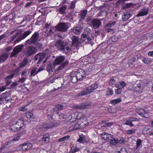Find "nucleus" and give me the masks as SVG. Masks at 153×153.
<instances>
[{"instance_id":"nucleus-55","label":"nucleus","mask_w":153,"mask_h":153,"mask_svg":"<svg viewBox=\"0 0 153 153\" xmlns=\"http://www.w3.org/2000/svg\"><path fill=\"white\" fill-rule=\"evenodd\" d=\"M26 117L27 119H30L31 118H33V114L31 113H29L27 114Z\"/></svg>"},{"instance_id":"nucleus-46","label":"nucleus","mask_w":153,"mask_h":153,"mask_svg":"<svg viewBox=\"0 0 153 153\" xmlns=\"http://www.w3.org/2000/svg\"><path fill=\"white\" fill-rule=\"evenodd\" d=\"M70 136L69 135H68L62 138L59 139L58 140L59 142H63L64 141L68 140L70 138Z\"/></svg>"},{"instance_id":"nucleus-22","label":"nucleus","mask_w":153,"mask_h":153,"mask_svg":"<svg viewBox=\"0 0 153 153\" xmlns=\"http://www.w3.org/2000/svg\"><path fill=\"white\" fill-rule=\"evenodd\" d=\"M113 136V135L106 132L102 133L101 135V138L107 141H109V140H111V137Z\"/></svg>"},{"instance_id":"nucleus-27","label":"nucleus","mask_w":153,"mask_h":153,"mask_svg":"<svg viewBox=\"0 0 153 153\" xmlns=\"http://www.w3.org/2000/svg\"><path fill=\"white\" fill-rule=\"evenodd\" d=\"M46 125L47 129H48L57 126L59 125V123H55L53 121H51L48 124Z\"/></svg>"},{"instance_id":"nucleus-61","label":"nucleus","mask_w":153,"mask_h":153,"mask_svg":"<svg viewBox=\"0 0 153 153\" xmlns=\"http://www.w3.org/2000/svg\"><path fill=\"white\" fill-rule=\"evenodd\" d=\"M115 83V80L114 79H111L109 82V84L110 85H112Z\"/></svg>"},{"instance_id":"nucleus-63","label":"nucleus","mask_w":153,"mask_h":153,"mask_svg":"<svg viewBox=\"0 0 153 153\" xmlns=\"http://www.w3.org/2000/svg\"><path fill=\"white\" fill-rule=\"evenodd\" d=\"M121 92V89L120 88H118L115 91V93L116 94H120Z\"/></svg>"},{"instance_id":"nucleus-24","label":"nucleus","mask_w":153,"mask_h":153,"mask_svg":"<svg viewBox=\"0 0 153 153\" xmlns=\"http://www.w3.org/2000/svg\"><path fill=\"white\" fill-rule=\"evenodd\" d=\"M29 65V64L28 60L26 58L24 59L20 63L19 67L21 69L23 68L26 66H28Z\"/></svg>"},{"instance_id":"nucleus-20","label":"nucleus","mask_w":153,"mask_h":153,"mask_svg":"<svg viewBox=\"0 0 153 153\" xmlns=\"http://www.w3.org/2000/svg\"><path fill=\"white\" fill-rule=\"evenodd\" d=\"M32 145L30 143H24L20 145V148L23 151L28 150L32 147Z\"/></svg>"},{"instance_id":"nucleus-62","label":"nucleus","mask_w":153,"mask_h":153,"mask_svg":"<svg viewBox=\"0 0 153 153\" xmlns=\"http://www.w3.org/2000/svg\"><path fill=\"white\" fill-rule=\"evenodd\" d=\"M84 139V137H80L77 140V141L81 143H83Z\"/></svg>"},{"instance_id":"nucleus-30","label":"nucleus","mask_w":153,"mask_h":153,"mask_svg":"<svg viewBox=\"0 0 153 153\" xmlns=\"http://www.w3.org/2000/svg\"><path fill=\"white\" fill-rule=\"evenodd\" d=\"M37 128L42 131H45L47 129V125L45 123H43V125H39L37 126Z\"/></svg>"},{"instance_id":"nucleus-29","label":"nucleus","mask_w":153,"mask_h":153,"mask_svg":"<svg viewBox=\"0 0 153 153\" xmlns=\"http://www.w3.org/2000/svg\"><path fill=\"white\" fill-rule=\"evenodd\" d=\"M7 97V93L2 94L0 95V105L3 103L4 101H6V98Z\"/></svg>"},{"instance_id":"nucleus-36","label":"nucleus","mask_w":153,"mask_h":153,"mask_svg":"<svg viewBox=\"0 0 153 153\" xmlns=\"http://www.w3.org/2000/svg\"><path fill=\"white\" fill-rule=\"evenodd\" d=\"M69 62L68 61H66L63 63L58 68V70H61L64 68L66 65Z\"/></svg>"},{"instance_id":"nucleus-45","label":"nucleus","mask_w":153,"mask_h":153,"mask_svg":"<svg viewBox=\"0 0 153 153\" xmlns=\"http://www.w3.org/2000/svg\"><path fill=\"white\" fill-rule=\"evenodd\" d=\"M54 28H52L51 27L50 28H48L45 31V33L49 34H51L53 32Z\"/></svg>"},{"instance_id":"nucleus-8","label":"nucleus","mask_w":153,"mask_h":153,"mask_svg":"<svg viewBox=\"0 0 153 153\" xmlns=\"http://www.w3.org/2000/svg\"><path fill=\"white\" fill-rule=\"evenodd\" d=\"M63 108V106L60 105H57L55 106V107L52 109L50 108L48 109V110L47 113H50L51 111L50 114H49V115H53L54 114V112H55V113L58 114L59 113L58 110H61Z\"/></svg>"},{"instance_id":"nucleus-26","label":"nucleus","mask_w":153,"mask_h":153,"mask_svg":"<svg viewBox=\"0 0 153 153\" xmlns=\"http://www.w3.org/2000/svg\"><path fill=\"white\" fill-rule=\"evenodd\" d=\"M65 43V42L64 41L59 39L56 42L55 44V46L57 47L60 50Z\"/></svg>"},{"instance_id":"nucleus-53","label":"nucleus","mask_w":153,"mask_h":153,"mask_svg":"<svg viewBox=\"0 0 153 153\" xmlns=\"http://www.w3.org/2000/svg\"><path fill=\"white\" fill-rule=\"evenodd\" d=\"M116 24V21H114L111 23H108L107 25V27H111L114 26Z\"/></svg>"},{"instance_id":"nucleus-64","label":"nucleus","mask_w":153,"mask_h":153,"mask_svg":"<svg viewBox=\"0 0 153 153\" xmlns=\"http://www.w3.org/2000/svg\"><path fill=\"white\" fill-rule=\"evenodd\" d=\"M120 153H128L127 152V151L126 149H122L120 151Z\"/></svg>"},{"instance_id":"nucleus-54","label":"nucleus","mask_w":153,"mask_h":153,"mask_svg":"<svg viewBox=\"0 0 153 153\" xmlns=\"http://www.w3.org/2000/svg\"><path fill=\"white\" fill-rule=\"evenodd\" d=\"M114 123L112 122L105 123V124L102 126L103 127H110L113 125Z\"/></svg>"},{"instance_id":"nucleus-48","label":"nucleus","mask_w":153,"mask_h":153,"mask_svg":"<svg viewBox=\"0 0 153 153\" xmlns=\"http://www.w3.org/2000/svg\"><path fill=\"white\" fill-rule=\"evenodd\" d=\"M142 141L140 139H138L136 141V149H137L142 144Z\"/></svg>"},{"instance_id":"nucleus-2","label":"nucleus","mask_w":153,"mask_h":153,"mask_svg":"<svg viewBox=\"0 0 153 153\" xmlns=\"http://www.w3.org/2000/svg\"><path fill=\"white\" fill-rule=\"evenodd\" d=\"M40 40L39 34L37 32H35L32 36L31 37L25 42V45H35L36 47L40 48L42 47V45L38 42Z\"/></svg>"},{"instance_id":"nucleus-28","label":"nucleus","mask_w":153,"mask_h":153,"mask_svg":"<svg viewBox=\"0 0 153 153\" xmlns=\"http://www.w3.org/2000/svg\"><path fill=\"white\" fill-rule=\"evenodd\" d=\"M67 6L66 5H63L62 7L59 8L58 11L60 14H64L66 13L65 10L66 9Z\"/></svg>"},{"instance_id":"nucleus-32","label":"nucleus","mask_w":153,"mask_h":153,"mask_svg":"<svg viewBox=\"0 0 153 153\" xmlns=\"http://www.w3.org/2000/svg\"><path fill=\"white\" fill-rule=\"evenodd\" d=\"M49 135L47 133L43 135V137L42 139V141L43 142H47L49 140Z\"/></svg>"},{"instance_id":"nucleus-43","label":"nucleus","mask_w":153,"mask_h":153,"mask_svg":"<svg viewBox=\"0 0 153 153\" xmlns=\"http://www.w3.org/2000/svg\"><path fill=\"white\" fill-rule=\"evenodd\" d=\"M53 66L51 64H48L46 67L47 70L48 72H50L51 71V72H53Z\"/></svg>"},{"instance_id":"nucleus-15","label":"nucleus","mask_w":153,"mask_h":153,"mask_svg":"<svg viewBox=\"0 0 153 153\" xmlns=\"http://www.w3.org/2000/svg\"><path fill=\"white\" fill-rule=\"evenodd\" d=\"M65 59V56H60L56 57L53 62V65L54 66L58 65L60 64L63 62Z\"/></svg>"},{"instance_id":"nucleus-18","label":"nucleus","mask_w":153,"mask_h":153,"mask_svg":"<svg viewBox=\"0 0 153 153\" xmlns=\"http://www.w3.org/2000/svg\"><path fill=\"white\" fill-rule=\"evenodd\" d=\"M91 93L89 87H87L83 89L81 91L77 94L78 96L86 95Z\"/></svg>"},{"instance_id":"nucleus-41","label":"nucleus","mask_w":153,"mask_h":153,"mask_svg":"<svg viewBox=\"0 0 153 153\" xmlns=\"http://www.w3.org/2000/svg\"><path fill=\"white\" fill-rule=\"evenodd\" d=\"M37 69V68H35L32 70L30 74L31 76H34L35 75L38 73Z\"/></svg>"},{"instance_id":"nucleus-59","label":"nucleus","mask_w":153,"mask_h":153,"mask_svg":"<svg viewBox=\"0 0 153 153\" xmlns=\"http://www.w3.org/2000/svg\"><path fill=\"white\" fill-rule=\"evenodd\" d=\"M27 71H23L21 73V77H26L27 76Z\"/></svg>"},{"instance_id":"nucleus-23","label":"nucleus","mask_w":153,"mask_h":153,"mask_svg":"<svg viewBox=\"0 0 153 153\" xmlns=\"http://www.w3.org/2000/svg\"><path fill=\"white\" fill-rule=\"evenodd\" d=\"M70 80L71 82L73 83H75L79 80L77 77H76L75 71L72 72L70 75Z\"/></svg>"},{"instance_id":"nucleus-39","label":"nucleus","mask_w":153,"mask_h":153,"mask_svg":"<svg viewBox=\"0 0 153 153\" xmlns=\"http://www.w3.org/2000/svg\"><path fill=\"white\" fill-rule=\"evenodd\" d=\"M134 4L132 3H129L126 4L123 6L122 8L123 9H126L130 7H133Z\"/></svg>"},{"instance_id":"nucleus-35","label":"nucleus","mask_w":153,"mask_h":153,"mask_svg":"<svg viewBox=\"0 0 153 153\" xmlns=\"http://www.w3.org/2000/svg\"><path fill=\"white\" fill-rule=\"evenodd\" d=\"M122 101V99L120 98H119L116 99L111 100L110 103L112 105H115V104L120 102Z\"/></svg>"},{"instance_id":"nucleus-17","label":"nucleus","mask_w":153,"mask_h":153,"mask_svg":"<svg viewBox=\"0 0 153 153\" xmlns=\"http://www.w3.org/2000/svg\"><path fill=\"white\" fill-rule=\"evenodd\" d=\"M71 39L72 41V45L73 46L77 47L79 46V38L76 36H73L71 37Z\"/></svg>"},{"instance_id":"nucleus-51","label":"nucleus","mask_w":153,"mask_h":153,"mask_svg":"<svg viewBox=\"0 0 153 153\" xmlns=\"http://www.w3.org/2000/svg\"><path fill=\"white\" fill-rule=\"evenodd\" d=\"M20 68L19 67L18 68L14 71L13 73L12 74H14V76H17L19 75V69Z\"/></svg>"},{"instance_id":"nucleus-9","label":"nucleus","mask_w":153,"mask_h":153,"mask_svg":"<svg viewBox=\"0 0 153 153\" xmlns=\"http://www.w3.org/2000/svg\"><path fill=\"white\" fill-rule=\"evenodd\" d=\"M82 118L80 117L79 118H77L74 121H76V122H77L76 123L74 126V129H79L80 128H82L85 126V124L83 123L82 121H80L81 120Z\"/></svg>"},{"instance_id":"nucleus-40","label":"nucleus","mask_w":153,"mask_h":153,"mask_svg":"<svg viewBox=\"0 0 153 153\" xmlns=\"http://www.w3.org/2000/svg\"><path fill=\"white\" fill-rule=\"evenodd\" d=\"M130 18V16H129L127 14L126 12H125L124 13L123 15L122 16L123 20L124 21H126L128 19Z\"/></svg>"},{"instance_id":"nucleus-10","label":"nucleus","mask_w":153,"mask_h":153,"mask_svg":"<svg viewBox=\"0 0 153 153\" xmlns=\"http://www.w3.org/2000/svg\"><path fill=\"white\" fill-rule=\"evenodd\" d=\"M138 119L135 117H128L126 120V122L124 123V125H128L130 127L134 126L133 122L135 121H138Z\"/></svg>"},{"instance_id":"nucleus-34","label":"nucleus","mask_w":153,"mask_h":153,"mask_svg":"<svg viewBox=\"0 0 153 153\" xmlns=\"http://www.w3.org/2000/svg\"><path fill=\"white\" fill-rule=\"evenodd\" d=\"M98 86V84L97 83H94L91 86H88L91 92H92L94 90L97 88Z\"/></svg>"},{"instance_id":"nucleus-42","label":"nucleus","mask_w":153,"mask_h":153,"mask_svg":"<svg viewBox=\"0 0 153 153\" xmlns=\"http://www.w3.org/2000/svg\"><path fill=\"white\" fill-rule=\"evenodd\" d=\"M87 34H82L81 37V39L80 41L81 42H84L85 41L86 39H87Z\"/></svg>"},{"instance_id":"nucleus-19","label":"nucleus","mask_w":153,"mask_h":153,"mask_svg":"<svg viewBox=\"0 0 153 153\" xmlns=\"http://www.w3.org/2000/svg\"><path fill=\"white\" fill-rule=\"evenodd\" d=\"M149 9L147 7H145L140 10L137 15V16H141L147 15L149 12Z\"/></svg>"},{"instance_id":"nucleus-58","label":"nucleus","mask_w":153,"mask_h":153,"mask_svg":"<svg viewBox=\"0 0 153 153\" xmlns=\"http://www.w3.org/2000/svg\"><path fill=\"white\" fill-rule=\"evenodd\" d=\"M33 3V2L31 1H30L28 2H27L25 5L24 7L25 8L27 7L31 6Z\"/></svg>"},{"instance_id":"nucleus-31","label":"nucleus","mask_w":153,"mask_h":153,"mask_svg":"<svg viewBox=\"0 0 153 153\" xmlns=\"http://www.w3.org/2000/svg\"><path fill=\"white\" fill-rule=\"evenodd\" d=\"M115 87L117 88L122 89L125 86L126 83L124 82H119L118 83L115 84Z\"/></svg>"},{"instance_id":"nucleus-60","label":"nucleus","mask_w":153,"mask_h":153,"mask_svg":"<svg viewBox=\"0 0 153 153\" xmlns=\"http://www.w3.org/2000/svg\"><path fill=\"white\" fill-rule=\"evenodd\" d=\"M19 84V83H18V82H13V84L11 85H10V87L11 88H14L17 86Z\"/></svg>"},{"instance_id":"nucleus-52","label":"nucleus","mask_w":153,"mask_h":153,"mask_svg":"<svg viewBox=\"0 0 153 153\" xmlns=\"http://www.w3.org/2000/svg\"><path fill=\"white\" fill-rule=\"evenodd\" d=\"M26 78L25 77H22L21 78L19 79L18 81V83H23L26 80Z\"/></svg>"},{"instance_id":"nucleus-5","label":"nucleus","mask_w":153,"mask_h":153,"mask_svg":"<svg viewBox=\"0 0 153 153\" xmlns=\"http://www.w3.org/2000/svg\"><path fill=\"white\" fill-rule=\"evenodd\" d=\"M24 121L21 119H19L13 125V128H10L12 131H16L21 129L24 125Z\"/></svg>"},{"instance_id":"nucleus-47","label":"nucleus","mask_w":153,"mask_h":153,"mask_svg":"<svg viewBox=\"0 0 153 153\" xmlns=\"http://www.w3.org/2000/svg\"><path fill=\"white\" fill-rule=\"evenodd\" d=\"M76 1V0H75L74 1H72L71 5L69 7V9H74L75 7V4Z\"/></svg>"},{"instance_id":"nucleus-44","label":"nucleus","mask_w":153,"mask_h":153,"mask_svg":"<svg viewBox=\"0 0 153 153\" xmlns=\"http://www.w3.org/2000/svg\"><path fill=\"white\" fill-rule=\"evenodd\" d=\"M142 61L145 64H149L152 62V60L149 58H145L143 59Z\"/></svg>"},{"instance_id":"nucleus-3","label":"nucleus","mask_w":153,"mask_h":153,"mask_svg":"<svg viewBox=\"0 0 153 153\" xmlns=\"http://www.w3.org/2000/svg\"><path fill=\"white\" fill-rule=\"evenodd\" d=\"M30 45L26 46L23 51L24 54L28 57L36 53L37 51V49L36 47Z\"/></svg>"},{"instance_id":"nucleus-49","label":"nucleus","mask_w":153,"mask_h":153,"mask_svg":"<svg viewBox=\"0 0 153 153\" xmlns=\"http://www.w3.org/2000/svg\"><path fill=\"white\" fill-rule=\"evenodd\" d=\"M79 149L77 148L76 147H73L71 149L70 151V153H74L76 152L79 151Z\"/></svg>"},{"instance_id":"nucleus-33","label":"nucleus","mask_w":153,"mask_h":153,"mask_svg":"<svg viewBox=\"0 0 153 153\" xmlns=\"http://www.w3.org/2000/svg\"><path fill=\"white\" fill-rule=\"evenodd\" d=\"M87 13V10H84L81 11V13L79 14V16L80 17V19H84Z\"/></svg>"},{"instance_id":"nucleus-6","label":"nucleus","mask_w":153,"mask_h":153,"mask_svg":"<svg viewBox=\"0 0 153 153\" xmlns=\"http://www.w3.org/2000/svg\"><path fill=\"white\" fill-rule=\"evenodd\" d=\"M24 47V46L22 45H19L16 46L13 48V51L11 53L10 57H17L19 53L22 51Z\"/></svg>"},{"instance_id":"nucleus-56","label":"nucleus","mask_w":153,"mask_h":153,"mask_svg":"<svg viewBox=\"0 0 153 153\" xmlns=\"http://www.w3.org/2000/svg\"><path fill=\"white\" fill-rule=\"evenodd\" d=\"M136 131V130L135 129H133L131 130H129L127 131V133L128 134H131L133 133H134Z\"/></svg>"},{"instance_id":"nucleus-21","label":"nucleus","mask_w":153,"mask_h":153,"mask_svg":"<svg viewBox=\"0 0 153 153\" xmlns=\"http://www.w3.org/2000/svg\"><path fill=\"white\" fill-rule=\"evenodd\" d=\"M83 29V28L82 26H77L72 29L71 31L74 34L79 35L81 33Z\"/></svg>"},{"instance_id":"nucleus-14","label":"nucleus","mask_w":153,"mask_h":153,"mask_svg":"<svg viewBox=\"0 0 153 153\" xmlns=\"http://www.w3.org/2000/svg\"><path fill=\"white\" fill-rule=\"evenodd\" d=\"M68 43L66 41L65 42L64 45L60 50L61 51L66 54H67L71 50V48L69 46Z\"/></svg>"},{"instance_id":"nucleus-1","label":"nucleus","mask_w":153,"mask_h":153,"mask_svg":"<svg viewBox=\"0 0 153 153\" xmlns=\"http://www.w3.org/2000/svg\"><path fill=\"white\" fill-rule=\"evenodd\" d=\"M31 32L30 30H28L25 31L22 35L20 36V33L17 30L14 29L10 33V35L15 34L11 38L10 40L11 42L13 41L16 37H18L17 39L15 40L16 43H18L22 39H25L27 36H28Z\"/></svg>"},{"instance_id":"nucleus-13","label":"nucleus","mask_w":153,"mask_h":153,"mask_svg":"<svg viewBox=\"0 0 153 153\" xmlns=\"http://www.w3.org/2000/svg\"><path fill=\"white\" fill-rule=\"evenodd\" d=\"M137 113L140 116L146 118H148L149 115L148 113V111L145 110L143 108L140 109L137 111Z\"/></svg>"},{"instance_id":"nucleus-57","label":"nucleus","mask_w":153,"mask_h":153,"mask_svg":"<svg viewBox=\"0 0 153 153\" xmlns=\"http://www.w3.org/2000/svg\"><path fill=\"white\" fill-rule=\"evenodd\" d=\"M140 88L141 86L140 85H138L137 86L134 87V91L138 92L140 91Z\"/></svg>"},{"instance_id":"nucleus-7","label":"nucleus","mask_w":153,"mask_h":153,"mask_svg":"<svg viewBox=\"0 0 153 153\" xmlns=\"http://www.w3.org/2000/svg\"><path fill=\"white\" fill-rule=\"evenodd\" d=\"M46 52L44 51L42 53H39L34 56L35 62L37 64H39L45 57H46Z\"/></svg>"},{"instance_id":"nucleus-16","label":"nucleus","mask_w":153,"mask_h":153,"mask_svg":"<svg viewBox=\"0 0 153 153\" xmlns=\"http://www.w3.org/2000/svg\"><path fill=\"white\" fill-rule=\"evenodd\" d=\"M109 140L110 141V143L111 144L114 145L117 143H120L121 144H124V143L125 140L122 139L119 140L117 139H116L113 137V136L111 137V139Z\"/></svg>"},{"instance_id":"nucleus-37","label":"nucleus","mask_w":153,"mask_h":153,"mask_svg":"<svg viewBox=\"0 0 153 153\" xmlns=\"http://www.w3.org/2000/svg\"><path fill=\"white\" fill-rule=\"evenodd\" d=\"M11 141H8L6 142L5 143H2L1 145L0 148V152L1 151V150L6 147V146H8L9 144H10Z\"/></svg>"},{"instance_id":"nucleus-38","label":"nucleus","mask_w":153,"mask_h":153,"mask_svg":"<svg viewBox=\"0 0 153 153\" xmlns=\"http://www.w3.org/2000/svg\"><path fill=\"white\" fill-rule=\"evenodd\" d=\"M74 108L77 109H83L86 108V106L84 104H82L79 105H75Z\"/></svg>"},{"instance_id":"nucleus-4","label":"nucleus","mask_w":153,"mask_h":153,"mask_svg":"<svg viewBox=\"0 0 153 153\" xmlns=\"http://www.w3.org/2000/svg\"><path fill=\"white\" fill-rule=\"evenodd\" d=\"M69 28L68 24L65 22H60L55 27L54 30L62 32L66 31Z\"/></svg>"},{"instance_id":"nucleus-25","label":"nucleus","mask_w":153,"mask_h":153,"mask_svg":"<svg viewBox=\"0 0 153 153\" xmlns=\"http://www.w3.org/2000/svg\"><path fill=\"white\" fill-rule=\"evenodd\" d=\"M9 54L6 53L1 54L0 55V63L3 62L7 60L9 57Z\"/></svg>"},{"instance_id":"nucleus-12","label":"nucleus","mask_w":153,"mask_h":153,"mask_svg":"<svg viewBox=\"0 0 153 153\" xmlns=\"http://www.w3.org/2000/svg\"><path fill=\"white\" fill-rule=\"evenodd\" d=\"M102 19H94L91 21V24L94 29H98L102 25V22L101 20H102Z\"/></svg>"},{"instance_id":"nucleus-11","label":"nucleus","mask_w":153,"mask_h":153,"mask_svg":"<svg viewBox=\"0 0 153 153\" xmlns=\"http://www.w3.org/2000/svg\"><path fill=\"white\" fill-rule=\"evenodd\" d=\"M75 72L79 80H82L85 76V71L82 69L79 70Z\"/></svg>"},{"instance_id":"nucleus-50","label":"nucleus","mask_w":153,"mask_h":153,"mask_svg":"<svg viewBox=\"0 0 153 153\" xmlns=\"http://www.w3.org/2000/svg\"><path fill=\"white\" fill-rule=\"evenodd\" d=\"M14 76V74H11L10 75L7 76L5 78V80L6 81H9L10 79H12Z\"/></svg>"}]
</instances>
